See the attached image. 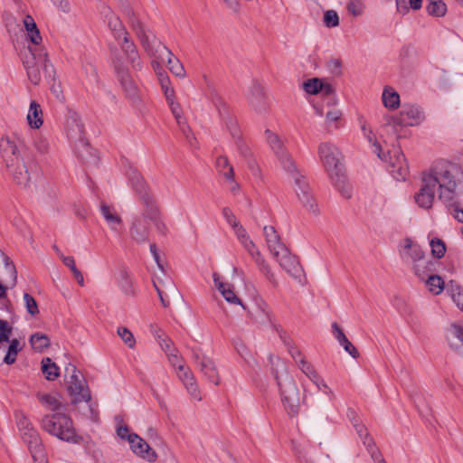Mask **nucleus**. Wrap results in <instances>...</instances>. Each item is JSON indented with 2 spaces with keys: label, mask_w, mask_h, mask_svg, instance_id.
Listing matches in <instances>:
<instances>
[{
  "label": "nucleus",
  "mask_w": 463,
  "mask_h": 463,
  "mask_svg": "<svg viewBox=\"0 0 463 463\" xmlns=\"http://www.w3.org/2000/svg\"><path fill=\"white\" fill-rule=\"evenodd\" d=\"M460 175L458 165L444 160L435 162L422 173L420 188L414 195L415 203L419 207L429 210L438 194L439 200L451 205L458 196Z\"/></svg>",
  "instance_id": "nucleus-1"
},
{
  "label": "nucleus",
  "mask_w": 463,
  "mask_h": 463,
  "mask_svg": "<svg viewBox=\"0 0 463 463\" xmlns=\"http://www.w3.org/2000/svg\"><path fill=\"white\" fill-rule=\"evenodd\" d=\"M267 141L276 155L280 165L293 180V188L298 200L307 210L314 214L318 213L317 204L313 197L312 190L306 177L298 170L295 161L285 149L279 137L269 130L266 131Z\"/></svg>",
  "instance_id": "nucleus-2"
},
{
  "label": "nucleus",
  "mask_w": 463,
  "mask_h": 463,
  "mask_svg": "<svg viewBox=\"0 0 463 463\" xmlns=\"http://www.w3.org/2000/svg\"><path fill=\"white\" fill-rule=\"evenodd\" d=\"M0 152L17 184L26 187L38 175L39 166L33 156L19 150L14 141L9 137L0 139Z\"/></svg>",
  "instance_id": "nucleus-3"
},
{
  "label": "nucleus",
  "mask_w": 463,
  "mask_h": 463,
  "mask_svg": "<svg viewBox=\"0 0 463 463\" xmlns=\"http://www.w3.org/2000/svg\"><path fill=\"white\" fill-rule=\"evenodd\" d=\"M269 363L287 413L291 417L298 415L299 392L294 379L288 374L285 363L279 357L269 355Z\"/></svg>",
  "instance_id": "nucleus-4"
},
{
  "label": "nucleus",
  "mask_w": 463,
  "mask_h": 463,
  "mask_svg": "<svg viewBox=\"0 0 463 463\" xmlns=\"http://www.w3.org/2000/svg\"><path fill=\"white\" fill-rule=\"evenodd\" d=\"M318 155L324 167L329 175L332 184L345 198H350L352 195V187L343 170L340 161L341 155L337 147L328 142L321 143L318 146Z\"/></svg>",
  "instance_id": "nucleus-5"
},
{
  "label": "nucleus",
  "mask_w": 463,
  "mask_h": 463,
  "mask_svg": "<svg viewBox=\"0 0 463 463\" xmlns=\"http://www.w3.org/2000/svg\"><path fill=\"white\" fill-rule=\"evenodd\" d=\"M41 428L50 435L68 443L80 444L83 438L77 434L71 418L61 411L44 415Z\"/></svg>",
  "instance_id": "nucleus-6"
},
{
  "label": "nucleus",
  "mask_w": 463,
  "mask_h": 463,
  "mask_svg": "<svg viewBox=\"0 0 463 463\" xmlns=\"http://www.w3.org/2000/svg\"><path fill=\"white\" fill-rule=\"evenodd\" d=\"M105 16L108 26L112 32L114 38L118 41V43L120 45L126 61L130 64L133 70L140 71L142 63L139 53L135 43L129 39L128 33L122 22L109 8L106 9Z\"/></svg>",
  "instance_id": "nucleus-7"
},
{
  "label": "nucleus",
  "mask_w": 463,
  "mask_h": 463,
  "mask_svg": "<svg viewBox=\"0 0 463 463\" xmlns=\"http://www.w3.org/2000/svg\"><path fill=\"white\" fill-rule=\"evenodd\" d=\"M23 62L29 80L34 85L40 83L43 74L46 79L52 80L54 77V67L43 47H29Z\"/></svg>",
  "instance_id": "nucleus-8"
},
{
  "label": "nucleus",
  "mask_w": 463,
  "mask_h": 463,
  "mask_svg": "<svg viewBox=\"0 0 463 463\" xmlns=\"http://www.w3.org/2000/svg\"><path fill=\"white\" fill-rule=\"evenodd\" d=\"M112 61L118 80L125 93V97L133 104H138L140 101L139 89L128 72L126 61L117 50L113 52Z\"/></svg>",
  "instance_id": "nucleus-9"
},
{
  "label": "nucleus",
  "mask_w": 463,
  "mask_h": 463,
  "mask_svg": "<svg viewBox=\"0 0 463 463\" xmlns=\"http://www.w3.org/2000/svg\"><path fill=\"white\" fill-rule=\"evenodd\" d=\"M425 118L424 111L420 107L413 104H403L398 116H386L385 126L405 127L418 126Z\"/></svg>",
  "instance_id": "nucleus-10"
},
{
  "label": "nucleus",
  "mask_w": 463,
  "mask_h": 463,
  "mask_svg": "<svg viewBox=\"0 0 463 463\" xmlns=\"http://www.w3.org/2000/svg\"><path fill=\"white\" fill-rule=\"evenodd\" d=\"M65 374L69 375L68 391L73 402L90 401V393L84 380L80 378L76 366L69 364L65 367Z\"/></svg>",
  "instance_id": "nucleus-11"
},
{
  "label": "nucleus",
  "mask_w": 463,
  "mask_h": 463,
  "mask_svg": "<svg viewBox=\"0 0 463 463\" xmlns=\"http://www.w3.org/2000/svg\"><path fill=\"white\" fill-rule=\"evenodd\" d=\"M247 100L250 107L258 114H266L269 104L262 85L256 80L251 81L247 92Z\"/></svg>",
  "instance_id": "nucleus-12"
},
{
  "label": "nucleus",
  "mask_w": 463,
  "mask_h": 463,
  "mask_svg": "<svg viewBox=\"0 0 463 463\" xmlns=\"http://www.w3.org/2000/svg\"><path fill=\"white\" fill-rule=\"evenodd\" d=\"M149 220L146 216V206H143V212L132 218L129 226L130 238L138 244H144L148 241L150 233Z\"/></svg>",
  "instance_id": "nucleus-13"
},
{
  "label": "nucleus",
  "mask_w": 463,
  "mask_h": 463,
  "mask_svg": "<svg viewBox=\"0 0 463 463\" xmlns=\"http://www.w3.org/2000/svg\"><path fill=\"white\" fill-rule=\"evenodd\" d=\"M27 445L34 463H47L45 449L38 430L33 428L21 435Z\"/></svg>",
  "instance_id": "nucleus-14"
},
{
  "label": "nucleus",
  "mask_w": 463,
  "mask_h": 463,
  "mask_svg": "<svg viewBox=\"0 0 463 463\" xmlns=\"http://www.w3.org/2000/svg\"><path fill=\"white\" fill-rule=\"evenodd\" d=\"M388 171L398 181H404L409 175V166L405 156L398 147L388 152Z\"/></svg>",
  "instance_id": "nucleus-15"
},
{
  "label": "nucleus",
  "mask_w": 463,
  "mask_h": 463,
  "mask_svg": "<svg viewBox=\"0 0 463 463\" xmlns=\"http://www.w3.org/2000/svg\"><path fill=\"white\" fill-rule=\"evenodd\" d=\"M127 176L128 178V181L132 186V188L136 191V193L138 194L141 203L143 206H148L147 201L156 202L154 196L151 194L149 188L147 187L143 176L140 175V173L133 168L130 167L127 171Z\"/></svg>",
  "instance_id": "nucleus-16"
},
{
  "label": "nucleus",
  "mask_w": 463,
  "mask_h": 463,
  "mask_svg": "<svg viewBox=\"0 0 463 463\" xmlns=\"http://www.w3.org/2000/svg\"><path fill=\"white\" fill-rule=\"evenodd\" d=\"M193 357L200 371L213 383L218 385L219 374L212 358L203 354L199 349L193 350Z\"/></svg>",
  "instance_id": "nucleus-17"
},
{
  "label": "nucleus",
  "mask_w": 463,
  "mask_h": 463,
  "mask_svg": "<svg viewBox=\"0 0 463 463\" xmlns=\"http://www.w3.org/2000/svg\"><path fill=\"white\" fill-rule=\"evenodd\" d=\"M279 266L290 276L298 278L300 275L301 268L295 256L291 255L288 249L286 248L279 251L278 255H273Z\"/></svg>",
  "instance_id": "nucleus-18"
},
{
  "label": "nucleus",
  "mask_w": 463,
  "mask_h": 463,
  "mask_svg": "<svg viewBox=\"0 0 463 463\" xmlns=\"http://www.w3.org/2000/svg\"><path fill=\"white\" fill-rule=\"evenodd\" d=\"M128 441L130 444L132 451L142 457L143 458L153 462L156 459V453L150 448V446L136 433L128 436Z\"/></svg>",
  "instance_id": "nucleus-19"
},
{
  "label": "nucleus",
  "mask_w": 463,
  "mask_h": 463,
  "mask_svg": "<svg viewBox=\"0 0 463 463\" xmlns=\"http://www.w3.org/2000/svg\"><path fill=\"white\" fill-rule=\"evenodd\" d=\"M66 126L67 135L70 139L85 144L84 127L78 113L69 112Z\"/></svg>",
  "instance_id": "nucleus-20"
},
{
  "label": "nucleus",
  "mask_w": 463,
  "mask_h": 463,
  "mask_svg": "<svg viewBox=\"0 0 463 463\" xmlns=\"http://www.w3.org/2000/svg\"><path fill=\"white\" fill-rule=\"evenodd\" d=\"M400 255L404 261L411 264L426 257L420 246L410 238L403 241Z\"/></svg>",
  "instance_id": "nucleus-21"
},
{
  "label": "nucleus",
  "mask_w": 463,
  "mask_h": 463,
  "mask_svg": "<svg viewBox=\"0 0 463 463\" xmlns=\"http://www.w3.org/2000/svg\"><path fill=\"white\" fill-rule=\"evenodd\" d=\"M203 80L207 86V99L213 103V105L217 109L220 117L222 118H225L228 116V108L222 97L215 90L213 84L207 78V76H203Z\"/></svg>",
  "instance_id": "nucleus-22"
},
{
  "label": "nucleus",
  "mask_w": 463,
  "mask_h": 463,
  "mask_svg": "<svg viewBox=\"0 0 463 463\" xmlns=\"http://www.w3.org/2000/svg\"><path fill=\"white\" fill-rule=\"evenodd\" d=\"M203 80L207 86V99L213 103V105L217 109L220 117L222 118H225L228 116V108L222 97L215 90L213 84L207 78V76H203Z\"/></svg>",
  "instance_id": "nucleus-23"
},
{
  "label": "nucleus",
  "mask_w": 463,
  "mask_h": 463,
  "mask_svg": "<svg viewBox=\"0 0 463 463\" xmlns=\"http://www.w3.org/2000/svg\"><path fill=\"white\" fill-rule=\"evenodd\" d=\"M213 279L216 288L228 303L232 305H241L244 308L241 299L235 294L234 287L232 285L222 282L220 275L216 272L213 274Z\"/></svg>",
  "instance_id": "nucleus-24"
},
{
  "label": "nucleus",
  "mask_w": 463,
  "mask_h": 463,
  "mask_svg": "<svg viewBox=\"0 0 463 463\" xmlns=\"http://www.w3.org/2000/svg\"><path fill=\"white\" fill-rule=\"evenodd\" d=\"M177 375L184 383L190 395L197 401L201 400L200 392L197 389L195 379L189 368L184 364L178 365Z\"/></svg>",
  "instance_id": "nucleus-25"
},
{
  "label": "nucleus",
  "mask_w": 463,
  "mask_h": 463,
  "mask_svg": "<svg viewBox=\"0 0 463 463\" xmlns=\"http://www.w3.org/2000/svg\"><path fill=\"white\" fill-rule=\"evenodd\" d=\"M148 206L146 207V216L148 220L153 222L156 231L162 234L165 235L167 233V226L163 220L160 211L156 203V202L147 201Z\"/></svg>",
  "instance_id": "nucleus-26"
},
{
  "label": "nucleus",
  "mask_w": 463,
  "mask_h": 463,
  "mask_svg": "<svg viewBox=\"0 0 463 463\" xmlns=\"http://www.w3.org/2000/svg\"><path fill=\"white\" fill-rule=\"evenodd\" d=\"M263 232L266 243L272 255H278L279 251L287 248L273 226H265Z\"/></svg>",
  "instance_id": "nucleus-27"
},
{
  "label": "nucleus",
  "mask_w": 463,
  "mask_h": 463,
  "mask_svg": "<svg viewBox=\"0 0 463 463\" xmlns=\"http://www.w3.org/2000/svg\"><path fill=\"white\" fill-rule=\"evenodd\" d=\"M4 262H5V271L6 275L9 276L10 279L5 280L7 285L5 286L2 282H0V299H4L5 302H9L8 299H6V290L8 288H13L16 284L17 279V272L16 269L10 260L9 257L4 256Z\"/></svg>",
  "instance_id": "nucleus-28"
},
{
  "label": "nucleus",
  "mask_w": 463,
  "mask_h": 463,
  "mask_svg": "<svg viewBox=\"0 0 463 463\" xmlns=\"http://www.w3.org/2000/svg\"><path fill=\"white\" fill-rule=\"evenodd\" d=\"M129 24L139 38L142 46L147 53L154 54V48L150 43L149 36L146 34L143 24L134 14L129 17Z\"/></svg>",
  "instance_id": "nucleus-29"
},
{
  "label": "nucleus",
  "mask_w": 463,
  "mask_h": 463,
  "mask_svg": "<svg viewBox=\"0 0 463 463\" xmlns=\"http://www.w3.org/2000/svg\"><path fill=\"white\" fill-rule=\"evenodd\" d=\"M435 265L436 263L433 260L425 257L412 263L411 269L416 277L420 280H425L428 276L435 272Z\"/></svg>",
  "instance_id": "nucleus-30"
},
{
  "label": "nucleus",
  "mask_w": 463,
  "mask_h": 463,
  "mask_svg": "<svg viewBox=\"0 0 463 463\" xmlns=\"http://www.w3.org/2000/svg\"><path fill=\"white\" fill-rule=\"evenodd\" d=\"M332 334L346 353L354 358H357L359 356V353L356 348L347 339L342 328L335 322L332 324Z\"/></svg>",
  "instance_id": "nucleus-31"
},
{
  "label": "nucleus",
  "mask_w": 463,
  "mask_h": 463,
  "mask_svg": "<svg viewBox=\"0 0 463 463\" xmlns=\"http://www.w3.org/2000/svg\"><path fill=\"white\" fill-rule=\"evenodd\" d=\"M100 212L112 231L118 232L122 226V219L116 213L115 209L106 203H101Z\"/></svg>",
  "instance_id": "nucleus-32"
},
{
  "label": "nucleus",
  "mask_w": 463,
  "mask_h": 463,
  "mask_svg": "<svg viewBox=\"0 0 463 463\" xmlns=\"http://www.w3.org/2000/svg\"><path fill=\"white\" fill-rule=\"evenodd\" d=\"M27 120L32 128L37 129L43 126V110L41 106L34 100L30 103Z\"/></svg>",
  "instance_id": "nucleus-33"
},
{
  "label": "nucleus",
  "mask_w": 463,
  "mask_h": 463,
  "mask_svg": "<svg viewBox=\"0 0 463 463\" xmlns=\"http://www.w3.org/2000/svg\"><path fill=\"white\" fill-rule=\"evenodd\" d=\"M37 398L47 410L52 412L60 411L64 408L63 403L60 401L57 394L38 393Z\"/></svg>",
  "instance_id": "nucleus-34"
},
{
  "label": "nucleus",
  "mask_w": 463,
  "mask_h": 463,
  "mask_svg": "<svg viewBox=\"0 0 463 463\" xmlns=\"http://www.w3.org/2000/svg\"><path fill=\"white\" fill-rule=\"evenodd\" d=\"M394 308L398 313L403 317L408 322L412 321L414 318L413 307L408 301L401 297H395L392 302Z\"/></svg>",
  "instance_id": "nucleus-35"
},
{
  "label": "nucleus",
  "mask_w": 463,
  "mask_h": 463,
  "mask_svg": "<svg viewBox=\"0 0 463 463\" xmlns=\"http://www.w3.org/2000/svg\"><path fill=\"white\" fill-rule=\"evenodd\" d=\"M361 129H362L364 137L368 140L369 143L372 144V146L373 147V152L378 156V157L380 159L387 162L388 161L387 156H385L384 154H382V146L375 139L373 130L367 127L365 122H364L361 125Z\"/></svg>",
  "instance_id": "nucleus-36"
},
{
  "label": "nucleus",
  "mask_w": 463,
  "mask_h": 463,
  "mask_svg": "<svg viewBox=\"0 0 463 463\" xmlns=\"http://www.w3.org/2000/svg\"><path fill=\"white\" fill-rule=\"evenodd\" d=\"M384 107L394 109L400 105V95L391 87H385L382 95Z\"/></svg>",
  "instance_id": "nucleus-37"
},
{
  "label": "nucleus",
  "mask_w": 463,
  "mask_h": 463,
  "mask_svg": "<svg viewBox=\"0 0 463 463\" xmlns=\"http://www.w3.org/2000/svg\"><path fill=\"white\" fill-rule=\"evenodd\" d=\"M217 170L224 176L226 180L233 181L234 171L233 167L230 165L226 156H219L216 159Z\"/></svg>",
  "instance_id": "nucleus-38"
},
{
  "label": "nucleus",
  "mask_w": 463,
  "mask_h": 463,
  "mask_svg": "<svg viewBox=\"0 0 463 463\" xmlns=\"http://www.w3.org/2000/svg\"><path fill=\"white\" fill-rule=\"evenodd\" d=\"M163 47L168 53L167 64H168V68H169L170 71L177 77H180V78L184 77L185 71H184L183 64L180 62V61L177 58H175L173 55V53L171 52L170 50L167 49V47H165V46H163Z\"/></svg>",
  "instance_id": "nucleus-39"
},
{
  "label": "nucleus",
  "mask_w": 463,
  "mask_h": 463,
  "mask_svg": "<svg viewBox=\"0 0 463 463\" xmlns=\"http://www.w3.org/2000/svg\"><path fill=\"white\" fill-rule=\"evenodd\" d=\"M424 281L429 290L435 295L440 294L444 289V281L439 275L431 273Z\"/></svg>",
  "instance_id": "nucleus-40"
},
{
  "label": "nucleus",
  "mask_w": 463,
  "mask_h": 463,
  "mask_svg": "<svg viewBox=\"0 0 463 463\" xmlns=\"http://www.w3.org/2000/svg\"><path fill=\"white\" fill-rule=\"evenodd\" d=\"M42 369L46 379L49 381H54L60 374L59 367L48 357L43 359Z\"/></svg>",
  "instance_id": "nucleus-41"
},
{
  "label": "nucleus",
  "mask_w": 463,
  "mask_h": 463,
  "mask_svg": "<svg viewBox=\"0 0 463 463\" xmlns=\"http://www.w3.org/2000/svg\"><path fill=\"white\" fill-rule=\"evenodd\" d=\"M426 9L429 14L437 17L445 15L447 11L446 5L442 0H428Z\"/></svg>",
  "instance_id": "nucleus-42"
},
{
  "label": "nucleus",
  "mask_w": 463,
  "mask_h": 463,
  "mask_svg": "<svg viewBox=\"0 0 463 463\" xmlns=\"http://www.w3.org/2000/svg\"><path fill=\"white\" fill-rule=\"evenodd\" d=\"M30 343L32 347L38 351L42 352L44 348H46L50 345V339L46 335L41 333H35L31 335Z\"/></svg>",
  "instance_id": "nucleus-43"
},
{
  "label": "nucleus",
  "mask_w": 463,
  "mask_h": 463,
  "mask_svg": "<svg viewBox=\"0 0 463 463\" xmlns=\"http://www.w3.org/2000/svg\"><path fill=\"white\" fill-rule=\"evenodd\" d=\"M16 425L20 431V434L31 430V429H33V425L31 422V420L28 419V417L22 411H16L14 414Z\"/></svg>",
  "instance_id": "nucleus-44"
},
{
  "label": "nucleus",
  "mask_w": 463,
  "mask_h": 463,
  "mask_svg": "<svg viewBox=\"0 0 463 463\" xmlns=\"http://www.w3.org/2000/svg\"><path fill=\"white\" fill-rule=\"evenodd\" d=\"M19 341L17 339H13L10 343V345L4 355L3 361L6 364H12L16 360V355L19 350Z\"/></svg>",
  "instance_id": "nucleus-45"
},
{
  "label": "nucleus",
  "mask_w": 463,
  "mask_h": 463,
  "mask_svg": "<svg viewBox=\"0 0 463 463\" xmlns=\"http://www.w3.org/2000/svg\"><path fill=\"white\" fill-rule=\"evenodd\" d=\"M304 90L309 94H317L324 90V82L318 78H313L303 83Z\"/></svg>",
  "instance_id": "nucleus-46"
},
{
  "label": "nucleus",
  "mask_w": 463,
  "mask_h": 463,
  "mask_svg": "<svg viewBox=\"0 0 463 463\" xmlns=\"http://www.w3.org/2000/svg\"><path fill=\"white\" fill-rule=\"evenodd\" d=\"M422 0H396L397 9L401 13H406L409 7L419 10L421 7Z\"/></svg>",
  "instance_id": "nucleus-47"
},
{
  "label": "nucleus",
  "mask_w": 463,
  "mask_h": 463,
  "mask_svg": "<svg viewBox=\"0 0 463 463\" xmlns=\"http://www.w3.org/2000/svg\"><path fill=\"white\" fill-rule=\"evenodd\" d=\"M430 245L431 248V253L435 258L440 259L444 256L446 252V245L442 240L434 238L430 241Z\"/></svg>",
  "instance_id": "nucleus-48"
},
{
  "label": "nucleus",
  "mask_w": 463,
  "mask_h": 463,
  "mask_svg": "<svg viewBox=\"0 0 463 463\" xmlns=\"http://www.w3.org/2000/svg\"><path fill=\"white\" fill-rule=\"evenodd\" d=\"M342 112L339 109H333L326 114V123L329 130L338 128L337 121L341 118Z\"/></svg>",
  "instance_id": "nucleus-49"
},
{
  "label": "nucleus",
  "mask_w": 463,
  "mask_h": 463,
  "mask_svg": "<svg viewBox=\"0 0 463 463\" xmlns=\"http://www.w3.org/2000/svg\"><path fill=\"white\" fill-rule=\"evenodd\" d=\"M63 264L65 266H67L71 271L72 272L75 279L77 280V282L80 285V286H83L84 285V279H83V275L81 274V272L77 269L76 265H75V260L73 257L71 256H69V258H64L63 259Z\"/></svg>",
  "instance_id": "nucleus-50"
},
{
  "label": "nucleus",
  "mask_w": 463,
  "mask_h": 463,
  "mask_svg": "<svg viewBox=\"0 0 463 463\" xmlns=\"http://www.w3.org/2000/svg\"><path fill=\"white\" fill-rule=\"evenodd\" d=\"M155 336L157 338V341L163 349V351L168 355L173 352H175V349L174 348L173 342L168 337H164L163 333L160 331L155 332Z\"/></svg>",
  "instance_id": "nucleus-51"
},
{
  "label": "nucleus",
  "mask_w": 463,
  "mask_h": 463,
  "mask_svg": "<svg viewBox=\"0 0 463 463\" xmlns=\"http://www.w3.org/2000/svg\"><path fill=\"white\" fill-rule=\"evenodd\" d=\"M118 335L129 348L135 347L136 339L134 335L127 327L119 326L118 328Z\"/></svg>",
  "instance_id": "nucleus-52"
},
{
  "label": "nucleus",
  "mask_w": 463,
  "mask_h": 463,
  "mask_svg": "<svg viewBox=\"0 0 463 463\" xmlns=\"http://www.w3.org/2000/svg\"><path fill=\"white\" fill-rule=\"evenodd\" d=\"M299 369L305 373L311 381L317 379V373L314 366L308 363L305 358L299 360Z\"/></svg>",
  "instance_id": "nucleus-53"
},
{
  "label": "nucleus",
  "mask_w": 463,
  "mask_h": 463,
  "mask_svg": "<svg viewBox=\"0 0 463 463\" xmlns=\"http://www.w3.org/2000/svg\"><path fill=\"white\" fill-rule=\"evenodd\" d=\"M23 298L27 312L33 317L38 315L39 308L36 300L28 293H24Z\"/></svg>",
  "instance_id": "nucleus-54"
},
{
  "label": "nucleus",
  "mask_w": 463,
  "mask_h": 463,
  "mask_svg": "<svg viewBox=\"0 0 463 463\" xmlns=\"http://www.w3.org/2000/svg\"><path fill=\"white\" fill-rule=\"evenodd\" d=\"M323 22L328 28L336 27L339 24V17L335 10H327L324 14Z\"/></svg>",
  "instance_id": "nucleus-55"
},
{
  "label": "nucleus",
  "mask_w": 463,
  "mask_h": 463,
  "mask_svg": "<svg viewBox=\"0 0 463 463\" xmlns=\"http://www.w3.org/2000/svg\"><path fill=\"white\" fill-rule=\"evenodd\" d=\"M249 254L254 259L255 262L262 261V255L251 240L241 244Z\"/></svg>",
  "instance_id": "nucleus-56"
},
{
  "label": "nucleus",
  "mask_w": 463,
  "mask_h": 463,
  "mask_svg": "<svg viewBox=\"0 0 463 463\" xmlns=\"http://www.w3.org/2000/svg\"><path fill=\"white\" fill-rule=\"evenodd\" d=\"M348 12L354 16H360L364 10V4L361 0H352L346 6Z\"/></svg>",
  "instance_id": "nucleus-57"
},
{
  "label": "nucleus",
  "mask_w": 463,
  "mask_h": 463,
  "mask_svg": "<svg viewBox=\"0 0 463 463\" xmlns=\"http://www.w3.org/2000/svg\"><path fill=\"white\" fill-rule=\"evenodd\" d=\"M256 264L259 266L260 271L265 275V277L269 280V282H271L274 286H277L278 282L275 278V275L271 271L269 264L265 261L264 258L262 257L261 262H256Z\"/></svg>",
  "instance_id": "nucleus-58"
},
{
  "label": "nucleus",
  "mask_w": 463,
  "mask_h": 463,
  "mask_svg": "<svg viewBox=\"0 0 463 463\" xmlns=\"http://www.w3.org/2000/svg\"><path fill=\"white\" fill-rule=\"evenodd\" d=\"M448 337H453L463 343V324H452L448 329Z\"/></svg>",
  "instance_id": "nucleus-59"
},
{
  "label": "nucleus",
  "mask_w": 463,
  "mask_h": 463,
  "mask_svg": "<svg viewBox=\"0 0 463 463\" xmlns=\"http://www.w3.org/2000/svg\"><path fill=\"white\" fill-rule=\"evenodd\" d=\"M451 298L455 304L463 310V288L457 286L451 288Z\"/></svg>",
  "instance_id": "nucleus-60"
},
{
  "label": "nucleus",
  "mask_w": 463,
  "mask_h": 463,
  "mask_svg": "<svg viewBox=\"0 0 463 463\" xmlns=\"http://www.w3.org/2000/svg\"><path fill=\"white\" fill-rule=\"evenodd\" d=\"M11 332L12 328L9 326L8 323L0 319V344L9 341Z\"/></svg>",
  "instance_id": "nucleus-61"
},
{
  "label": "nucleus",
  "mask_w": 463,
  "mask_h": 463,
  "mask_svg": "<svg viewBox=\"0 0 463 463\" xmlns=\"http://www.w3.org/2000/svg\"><path fill=\"white\" fill-rule=\"evenodd\" d=\"M364 444L367 447V450L374 462H378L383 458L381 452L375 448L373 439H369L368 442L364 440Z\"/></svg>",
  "instance_id": "nucleus-62"
},
{
  "label": "nucleus",
  "mask_w": 463,
  "mask_h": 463,
  "mask_svg": "<svg viewBox=\"0 0 463 463\" xmlns=\"http://www.w3.org/2000/svg\"><path fill=\"white\" fill-rule=\"evenodd\" d=\"M232 230L234 231V233L236 234L237 239L239 240V241L241 244L246 242L247 241L250 240L246 230L242 227V225L241 223H239L238 225H235V227H233Z\"/></svg>",
  "instance_id": "nucleus-63"
},
{
  "label": "nucleus",
  "mask_w": 463,
  "mask_h": 463,
  "mask_svg": "<svg viewBox=\"0 0 463 463\" xmlns=\"http://www.w3.org/2000/svg\"><path fill=\"white\" fill-rule=\"evenodd\" d=\"M222 215L225 221L228 222V224L233 228L235 225H238L240 222L236 220V217L234 216L232 210L228 207H225L222 209Z\"/></svg>",
  "instance_id": "nucleus-64"
}]
</instances>
